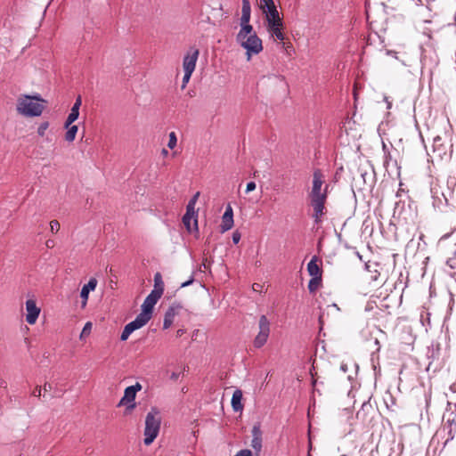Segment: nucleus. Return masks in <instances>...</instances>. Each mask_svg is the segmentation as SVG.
I'll return each mask as SVG.
<instances>
[{
  "mask_svg": "<svg viewBox=\"0 0 456 456\" xmlns=\"http://www.w3.org/2000/svg\"><path fill=\"white\" fill-rule=\"evenodd\" d=\"M200 55V51L196 47H191L183 60V71L193 72Z\"/></svg>",
  "mask_w": 456,
  "mask_h": 456,
  "instance_id": "nucleus-9",
  "label": "nucleus"
},
{
  "mask_svg": "<svg viewBox=\"0 0 456 456\" xmlns=\"http://www.w3.org/2000/svg\"><path fill=\"white\" fill-rule=\"evenodd\" d=\"M160 297L161 296L157 295V292H151L142 305V311L151 316L154 305Z\"/></svg>",
  "mask_w": 456,
  "mask_h": 456,
  "instance_id": "nucleus-11",
  "label": "nucleus"
},
{
  "mask_svg": "<svg viewBox=\"0 0 456 456\" xmlns=\"http://www.w3.org/2000/svg\"><path fill=\"white\" fill-rule=\"evenodd\" d=\"M41 392H42V388L41 387L37 386L35 387V389L33 390L32 392V395L33 396H37V397H39L41 396Z\"/></svg>",
  "mask_w": 456,
  "mask_h": 456,
  "instance_id": "nucleus-42",
  "label": "nucleus"
},
{
  "mask_svg": "<svg viewBox=\"0 0 456 456\" xmlns=\"http://www.w3.org/2000/svg\"><path fill=\"white\" fill-rule=\"evenodd\" d=\"M370 411H373L371 403L369 401L364 402L362 403L361 409L357 411L356 418L364 421Z\"/></svg>",
  "mask_w": 456,
  "mask_h": 456,
  "instance_id": "nucleus-20",
  "label": "nucleus"
},
{
  "mask_svg": "<svg viewBox=\"0 0 456 456\" xmlns=\"http://www.w3.org/2000/svg\"><path fill=\"white\" fill-rule=\"evenodd\" d=\"M240 45L247 50L248 61L250 60L251 55L258 54L263 50L262 40L256 33L248 36L242 41H238Z\"/></svg>",
  "mask_w": 456,
  "mask_h": 456,
  "instance_id": "nucleus-6",
  "label": "nucleus"
},
{
  "mask_svg": "<svg viewBox=\"0 0 456 456\" xmlns=\"http://www.w3.org/2000/svg\"><path fill=\"white\" fill-rule=\"evenodd\" d=\"M199 196H200V192H197V193H196V194H195V195H194V196L190 200L189 203H190L191 205H195V204H196V202H197V200H198Z\"/></svg>",
  "mask_w": 456,
  "mask_h": 456,
  "instance_id": "nucleus-45",
  "label": "nucleus"
},
{
  "mask_svg": "<svg viewBox=\"0 0 456 456\" xmlns=\"http://www.w3.org/2000/svg\"><path fill=\"white\" fill-rule=\"evenodd\" d=\"M91 330H92V323L91 322H86L82 330V332L80 334V338H83L85 336H87L90 334L91 332Z\"/></svg>",
  "mask_w": 456,
  "mask_h": 456,
  "instance_id": "nucleus-32",
  "label": "nucleus"
},
{
  "mask_svg": "<svg viewBox=\"0 0 456 456\" xmlns=\"http://www.w3.org/2000/svg\"><path fill=\"white\" fill-rule=\"evenodd\" d=\"M452 144L448 140L446 133L444 134H437L433 138L432 151L436 158L444 159L445 157L450 156L452 151Z\"/></svg>",
  "mask_w": 456,
  "mask_h": 456,
  "instance_id": "nucleus-5",
  "label": "nucleus"
},
{
  "mask_svg": "<svg viewBox=\"0 0 456 456\" xmlns=\"http://www.w3.org/2000/svg\"><path fill=\"white\" fill-rule=\"evenodd\" d=\"M242 1V8H241V17L240 20L246 21V20H250L251 17V7L249 0H241Z\"/></svg>",
  "mask_w": 456,
  "mask_h": 456,
  "instance_id": "nucleus-23",
  "label": "nucleus"
},
{
  "mask_svg": "<svg viewBox=\"0 0 456 456\" xmlns=\"http://www.w3.org/2000/svg\"><path fill=\"white\" fill-rule=\"evenodd\" d=\"M250 20H240V30L237 34V41H242L248 36L252 35L253 32V27L249 24Z\"/></svg>",
  "mask_w": 456,
  "mask_h": 456,
  "instance_id": "nucleus-17",
  "label": "nucleus"
},
{
  "mask_svg": "<svg viewBox=\"0 0 456 456\" xmlns=\"http://www.w3.org/2000/svg\"><path fill=\"white\" fill-rule=\"evenodd\" d=\"M242 400V391L240 389H236L232 397V407L234 411H240L243 409V404L241 403Z\"/></svg>",
  "mask_w": 456,
  "mask_h": 456,
  "instance_id": "nucleus-19",
  "label": "nucleus"
},
{
  "mask_svg": "<svg viewBox=\"0 0 456 456\" xmlns=\"http://www.w3.org/2000/svg\"><path fill=\"white\" fill-rule=\"evenodd\" d=\"M50 229L53 233L57 232L60 230V224L57 220H52L50 222Z\"/></svg>",
  "mask_w": 456,
  "mask_h": 456,
  "instance_id": "nucleus-35",
  "label": "nucleus"
},
{
  "mask_svg": "<svg viewBox=\"0 0 456 456\" xmlns=\"http://www.w3.org/2000/svg\"><path fill=\"white\" fill-rule=\"evenodd\" d=\"M259 332L254 339V346L256 348L262 347L267 341L270 334V322L265 315H261L259 318Z\"/></svg>",
  "mask_w": 456,
  "mask_h": 456,
  "instance_id": "nucleus-7",
  "label": "nucleus"
},
{
  "mask_svg": "<svg viewBox=\"0 0 456 456\" xmlns=\"http://www.w3.org/2000/svg\"><path fill=\"white\" fill-rule=\"evenodd\" d=\"M142 389V385L136 382L134 385L127 387L125 389L124 396L121 398L118 406L124 405L126 407V411H130L135 408V396L136 393Z\"/></svg>",
  "mask_w": 456,
  "mask_h": 456,
  "instance_id": "nucleus-8",
  "label": "nucleus"
},
{
  "mask_svg": "<svg viewBox=\"0 0 456 456\" xmlns=\"http://www.w3.org/2000/svg\"><path fill=\"white\" fill-rule=\"evenodd\" d=\"M78 116H79V110L71 108L70 112L64 123V127H68L69 126L73 124L78 118Z\"/></svg>",
  "mask_w": 456,
  "mask_h": 456,
  "instance_id": "nucleus-29",
  "label": "nucleus"
},
{
  "mask_svg": "<svg viewBox=\"0 0 456 456\" xmlns=\"http://www.w3.org/2000/svg\"><path fill=\"white\" fill-rule=\"evenodd\" d=\"M48 126H49L48 122H43L42 124H40V126L37 128V134L40 136H44Z\"/></svg>",
  "mask_w": 456,
  "mask_h": 456,
  "instance_id": "nucleus-33",
  "label": "nucleus"
},
{
  "mask_svg": "<svg viewBox=\"0 0 456 456\" xmlns=\"http://www.w3.org/2000/svg\"><path fill=\"white\" fill-rule=\"evenodd\" d=\"M311 190L308 193L310 206L313 208L312 217L316 224L322 223L326 214L325 204L328 198L330 184L326 183L325 175L320 168L313 171Z\"/></svg>",
  "mask_w": 456,
  "mask_h": 456,
  "instance_id": "nucleus-1",
  "label": "nucleus"
},
{
  "mask_svg": "<svg viewBox=\"0 0 456 456\" xmlns=\"http://www.w3.org/2000/svg\"><path fill=\"white\" fill-rule=\"evenodd\" d=\"M434 207H436V208H440V206H439V205H436V202H434Z\"/></svg>",
  "mask_w": 456,
  "mask_h": 456,
  "instance_id": "nucleus-54",
  "label": "nucleus"
},
{
  "mask_svg": "<svg viewBox=\"0 0 456 456\" xmlns=\"http://www.w3.org/2000/svg\"><path fill=\"white\" fill-rule=\"evenodd\" d=\"M256 183L255 182H249L247 183L246 192L248 193L256 189Z\"/></svg>",
  "mask_w": 456,
  "mask_h": 456,
  "instance_id": "nucleus-40",
  "label": "nucleus"
},
{
  "mask_svg": "<svg viewBox=\"0 0 456 456\" xmlns=\"http://www.w3.org/2000/svg\"><path fill=\"white\" fill-rule=\"evenodd\" d=\"M322 277H314L309 281L308 289L310 293H315L322 286Z\"/></svg>",
  "mask_w": 456,
  "mask_h": 456,
  "instance_id": "nucleus-24",
  "label": "nucleus"
},
{
  "mask_svg": "<svg viewBox=\"0 0 456 456\" xmlns=\"http://www.w3.org/2000/svg\"><path fill=\"white\" fill-rule=\"evenodd\" d=\"M317 262V257L314 256L307 265V271L308 273L312 276V278L316 276L322 277V270Z\"/></svg>",
  "mask_w": 456,
  "mask_h": 456,
  "instance_id": "nucleus-18",
  "label": "nucleus"
},
{
  "mask_svg": "<svg viewBox=\"0 0 456 456\" xmlns=\"http://www.w3.org/2000/svg\"><path fill=\"white\" fill-rule=\"evenodd\" d=\"M45 101L40 95H20L17 100L16 110L18 113L24 117H38L44 110V105L41 102Z\"/></svg>",
  "mask_w": 456,
  "mask_h": 456,
  "instance_id": "nucleus-2",
  "label": "nucleus"
},
{
  "mask_svg": "<svg viewBox=\"0 0 456 456\" xmlns=\"http://www.w3.org/2000/svg\"><path fill=\"white\" fill-rule=\"evenodd\" d=\"M241 235L238 231H235L232 233V241L234 244H238L240 240Z\"/></svg>",
  "mask_w": 456,
  "mask_h": 456,
  "instance_id": "nucleus-39",
  "label": "nucleus"
},
{
  "mask_svg": "<svg viewBox=\"0 0 456 456\" xmlns=\"http://www.w3.org/2000/svg\"><path fill=\"white\" fill-rule=\"evenodd\" d=\"M441 432H445L447 435V437L444 443V447L446 446V444L452 441L455 435H456V421L454 419H448L446 422L443 425V428L441 429Z\"/></svg>",
  "mask_w": 456,
  "mask_h": 456,
  "instance_id": "nucleus-12",
  "label": "nucleus"
},
{
  "mask_svg": "<svg viewBox=\"0 0 456 456\" xmlns=\"http://www.w3.org/2000/svg\"><path fill=\"white\" fill-rule=\"evenodd\" d=\"M185 330L184 329H179L177 331H176V336L177 337H182L184 333H185Z\"/></svg>",
  "mask_w": 456,
  "mask_h": 456,
  "instance_id": "nucleus-49",
  "label": "nucleus"
},
{
  "mask_svg": "<svg viewBox=\"0 0 456 456\" xmlns=\"http://www.w3.org/2000/svg\"><path fill=\"white\" fill-rule=\"evenodd\" d=\"M96 278H91L89 281L82 287L80 297L82 298V307H85L87 304L90 291H94L97 286Z\"/></svg>",
  "mask_w": 456,
  "mask_h": 456,
  "instance_id": "nucleus-13",
  "label": "nucleus"
},
{
  "mask_svg": "<svg viewBox=\"0 0 456 456\" xmlns=\"http://www.w3.org/2000/svg\"><path fill=\"white\" fill-rule=\"evenodd\" d=\"M168 137H169V140H168L167 147L169 149H174L177 143V138H176L175 133V132L169 133Z\"/></svg>",
  "mask_w": 456,
  "mask_h": 456,
  "instance_id": "nucleus-31",
  "label": "nucleus"
},
{
  "mask_svg": "<svg viewBox=\"0 0 456 456\" xmlns=\"http://www.w3.org/2000/svg\"><path fill=\"white\" fill-rule=\"evenodd\" d=\"M192 282H193V278H191V280H189L187 281L183 282L181 284V287L182 288L187 287V286L191 285Z\"/></svg>",
  "mask_w": 456,
  "mask_h": 456,
  "instance_id": "nucleus-46",
  "label": "nucleus"
},
{
  "mask_svg": "<svg viewBox=\"0 0 456 456\" xmlns=\"http://www.w3.org/2000/svg\"><path fill=\"white\" fill-rule=\"evenodd\" d=\"M181 309L182 306L180 305H173L167 309L164 317L163 329L167 330L172 325L175 316Z\"/></svg>",
  "mask_w": 456,
  "mask_h": 456,
  "instance_id": "nucleus-16",
  "label": "nucleus"
},
{
  "mask_svg": "<svg viewBox=\"0 0 456 456\" xmlns=\"http://www.w3.org/2000/svg\"><path fill=\"white\" fill-rule=\"evenodd\" d=\"M45 245H46V247H47V248H53V247L54 242H53V240H48L45 242Z\"/></svg>",
  "mask_w": 456,
  "mask_h": 456,
  "instance_id": "nucleus-48",
  "label": "nucleus"
},
{
  "mask_svg": "<svg viewBox=\"0 0 456 456\" xmlns=\"http://www.w3.org/2000/svg\"><path fill=\"white\" fill-rule=\"evenodd\" d=\"M447 411H451L452 410V403L448 402L447 403Z\"/></svg>",
  "mask_w": 456,
  "mask_h": 456,
  "instance_id": "nucleus-53",
  "label": "nucleus"
},
{
  "mask_svg": "<svg viewBox=\"0 0 456 456\" xmlns=\"http://www.w3.org/2000/svg\"><path fill=\"white\" fill-rule=\"evenodd\" d=\"M161 419L159 411L157 408H151L145 419L144 440L145 445H150L158 436L160 428Z\"/></svg>",
  "mask_w": 456,
  "mask_h": 456,
  "instance_id": "nucleus-4",
  "label": "nucleus"
},
{
  "mask_svg": "<svg viewBox=\"0 0 456 456\" xmlns=\"http://www.w3.org/2000/svg\"><path fill=\"white\" fill-rule=\"evenodd\" d=\"M187 216H194L197 217V215H196V212H195V205H191L190 203H188L187 207H186V213Z\"/></svg>",
  "mask_w": 456,
  "mask_h": 456,
  "instance_id": "nucleus-36",
  "label": "nucleus"
},
{
  "mask_svg": "<svg viewBox=\"0 0 456 456\" xmlns=\"http://www.w3.org/2000/svg\"><path fill=\"white\" fill-rule=\"evenodd\" d=\"M252 289H253L254 291L261 292L262 289H263V285L260 284V283H254L252 285Z\"/></svg>",
  "mask_w": 456,
  "mask_h": 456,
  "instance_id": "nucleus-43",
  "label": "nucleus"
},
{
  "mask_svg": "<svg viewBox=\"0 0 456 456\" xmlns=\"http://www.w3.org/2000/svg\"><path fill=\"white\" fill-rule=\"evenodd\" d=\"M311 375H312V377H314V373L312 370H311ZM316 382H317V380L314 378H313V381H312L313 387H315Z\"/></svg>",
  "mask_w": 456,
  "mask_h": 456,
  "instance_id": "nucleus-52",
  "label": "nucleus"
},
{
  "mask_svg": "<svg viewBox=\"0 0 456 456\" xmlns=\"http://www.w3.org/2000/svg\"><path fill=\"white\" fill-rule=\"evenodd\" d=\"M235 456H252V452L250 450L245 449L240 451Z\"/></svg>",
  "mask_w": 456,
  "mask_h": 456,
  "instance_id": "nucleus-41",
  "label": "nucleus"
},
{
  "mask_svg": "<svg viewBox=\"0 0 456 456\" xmlns=\"http://www.w3.org/2000/svg\"><path fill=\"white\" fill-rule=\"evenodd\" d=\"M382 149H383V151H384V161H383V166L385 167V169L387 171H388V168H389V166H390V162L392 160V156L388 151V148L387 146L386 145L385 142H382Z\"/></svg>",
  "mask_w": 456,
  "mask_h": 456,
  "instance_id": "nucleus-28",
  "label": "nucleus"
},
{
  "mask_svg": "<svg viewBox=\"0 0 456 456\" xmlns=\"http://www.w3.org/2000/svg\"><path fill=\"white\" fill-rule=\"evenodd\" d=\"M450 390L453 393H456V383H453L450 386Z\"/></svg>",
  "mask_w": 456,
  "mask_h": 456,
  "instance_id": "nucleus-50",
  "label": "nucleus"
},
{
  "mask_svg": "<svg viewBox=\"0 0 456 456\" xmlns=\"http://www.w3.org/2000/svg\"><path fill=\"white\" fill-rule=\"evenodd\" d=\"M379 276V273L378 271H375L374 273H370V280L372 281H378Z\"/></svg>",
  "mask_w": 456,
  "mask_h": 456,
  "instance_id": "nucleus-44",
  "label": "nucleus"
},
{
  "mask_svg": "<svg viewBox=\"0 0 456 456\" xmlns=\"http://www.w3.org/2000/svg\"><path fill=\"white\" fill-rule=\"evenodd\" d=\"M81 104H82V98L80 95H78L77 98H76V101L72 106V109H76V110H78L80 109L81 107Z\"/></svg>",
  "mask_w": 456,
  "mask_h": 456,
  "instance_id": "nucleus-38",
  "label": "nucleus"
},
{
  "mask_svg": "<svg viewBox=\"0 0 456 456\" xmlns=\"http://www.w3.org/2000/svg\"><path fill=\"white\" fill-rule=\"evenodd\" d=\"M192 73L193 72L184 71V75H183V77L182 89L185 88L186 85L188 84V82L191 79V77Z\"/></svg>",
  "mask_w": 456,
  "mask_h": 456,
  "instance_id": "nucleus-34",
  "label": "nucleus"
},
{
  "mask_svg": "<svg viewBox=\"0 0 456 456\" xmlns=\"http://www.w3.org/2000/svg\"><path fill=\"white\" fill-rule=\"evenodd\" d=\"M161 155L163 157H167L168 155V151L167 149H162Z\"/></svg>",
  "mask_w": 456,
  "mask_h": 456,
  "instance_id": "nucleus-51",
  "label": "nucleus"
},
{
  "mask_svg": "<svg viewBox=\"0 0 456 456\" xmlns=\"http://www.w3.org/2000/svg\"><path fill=\"white\" fill-rule=\"evenodd\" d=\"M176 377H177V376H176L175 373H173L172 378H173V379H176Z\"/></svg>",
  "mask_w": 456,
  "mask_h": 456,
  "instance_id": "nucleus-55",
  "label": "nucleus"
},
{
  "mask_svg": "<svg viewBox=\"0 0 456 456\" xmlns=\"http://www.w3.org/2000/svg\"><path fill=\"white\" fill-rule=\"evenodd\" d=\"M446 265L448 267H450L451 269H455L456 268V256L448 258V260L446 261Z\"/></svg>",
  "mask_w": 456,
  "mask_h": 456,
  "instance_id": "nucleus-37",
  "label": "nucleus"
},
{
  "mask_svg": "<svg viewBox=\"0 0 456 456\" xmlns=\"http://www.w3.org/2000/svg\"><path fill=\"white\" fill-rule=\"evenodd\" d=\"M192 219H193L194 227L196 230H198V220H197L196 216H187V214H184V216H183V223L189 232H191V222Z\"/></svg>",
  "mask_w": 456,
  "mask_h": 456,
  "instance_id": "nucleus-27",
  "label": "nucleus"
},
{
  "mask_svg": "<svg viewBox=\"0 0 456 456\" xmlns=\"http://www.w3.org/2000/svg\"><path fill=\"white\" fill-rule=\"evenodd\" d=\"M151 316L145 314L144 312H141L132 322L135 324V327L138 329L143 327L150 320Z\"/></svg>",
  "mask_w": 456,
  "mask_h": 456,
  "instance_id": "nucleus-22",
  "label": "nucleus"
},
{
  "mask_svg": "<svg viewBox=\"0 0 456 456\" xmlns=\"http://www.w3.org/2000/svg\"><path fill=\"white\" fill-rule=\"evenodd\" d=\"M251 434H252L251 446L255 451L260 452L262 449V431H261L259 423H256L253 426Z\"/></svg>",
  "mask_w": 456,
  "mask_h": 456,
  "instance_id": "nucleus-14",
  "label": "nucleus"
},
{
  "mask_svg": "<svg viewBox=\"0 0 456 456\" xmlns=\"http://www.w3.org/2000/svg\"><path fill=\"white\" fill-rule=\"evenodd\" d=\"M454 408H455V411H453L452 413H454L456 415V403H454Z\"/></svg>",
  "mask_w": 456,
  "mask_h": 456,
  "instance_id": "nucleus-56",
  "label": "nucleus"
},
{
  "mask_svg": "<svg viewBox=\"0 0 456 456\" xmlns=\"http://www.w3.org/2000/svg\"><path fill=\"white\" fill-rule=\"evenodd\" d=\"M265 12L266 29L275 40L283 41L285 35L282 32L283 21L276 7L269 8Z\"/></svg>",
  "mask_w": 456,
  "mask_h": 456,
  "instance_id": "nucleus-3",
  "label": "nucleus"
},
{
  "mask_svg": "<svg viewBox=\"0 0 456 456\" xmlns=\"http://www.w3.org/2000/svg\"><path fill=\"white\" fill-rule=\"evenodd\" d=\"M65 128L67 129V132L65 134V140L69 142H72L76 138L78 127L77 126L71 124L70 126Z\"/></svg>",
  "mask_w": 456,
  "mask_h": 456,
  "instance_id": "nucleus-25",
  "label": "nucleus"
},
{
  "mask_svg": "<svg viewBox=\"0 0 456 456\" xmlns=\"http://www.w3.org/2000/svg\"><path fill=\"white\" fill-rule=\"evenodd\" d=\"M51 389H52V385L48 382H45L44 385V390L46 392V391H50Z\"/></svg>",
  "mask_w": 456,
  "mask_h": 456,
  "instance_id": "nucleus-47",
  "label": "nucleus"
},
{
  "mask_svg": "<svg viewBox=\"0 0 456 456\" xmlns=\"http://www.w3.org/2000/svg\"><path fill=\"white\" fill-rule=\"evenodd\" d=\"M260 7L265 11L276 7L273 0H260Z\"/></svg>",
  "mask_w": 456,
  "mask_h": 456,
  "instance_id": "nucleus-30",
  "label": "nucleus"
},
{
  "mask_svg": "<svg viewBox=\"0 0 456 456\" xmlns=\"http://www.w3.org/2000/svg\"><path fill=\"white\" fill-rule=\"evenodd\" d=\"M26 321L29 324L36 323L38 315L40 314V308H38L36 305V302L33 299H28L26 301Z\"/></svg>",
  "mask_w": 456,
  "mask_h": 456,
  "instance_id": "nucleus-10",
  "label": "nucleus"
},
{
  "mask_svg": "<svg viewBox=\"0 0 456 456\" xmlns=\"http://www.w3.org/2000/svg\"><path fill=\"white\" fill-rule=\"evenodd\" d=\"M151 292H157V295H159L162 297L164 292V282L162 280V276L159 273H157L154 275V289L151 290Z\"/></svg>",
  "mask_w": 456,
  "mask_h": 456,
  "instance_id": "nucleus-21",
  "label": "nucleus"
},
{
  "mask_svg": "<svg viewBox=\"0 0 456 456\" xmlns=\"http://www.w3.org/2000/svg\"><path fill=\"white\" fill-rule=\"evenodd\" d=\"M136 330H138V328L135 327V324H134L132 322L127 323L121 333L120 339L122 341H126L129 338L131 333Z\"/></svg>",
  "mask_w": 456,
  "mask_h": 456,
  "instance_id": "nucleus-26",
  "label": "nucleus"
},
{
  "mask_svg": "<svg viewBox=\"0 0 456 456\" xmlns=\"http://www.w3.org/2000/svg\"><path fill=\"white\" fill-rule=\"evenodd\" d=\"M233 226V212L231 206H228L223 215L222 224L220 225L221 232H225Z\"/></svg>",
  "mask_w": 456,
  "mask_h": 456,
  "instance_id": "nucleus-15",
  "label": "nucleus"
}]
</instances>
